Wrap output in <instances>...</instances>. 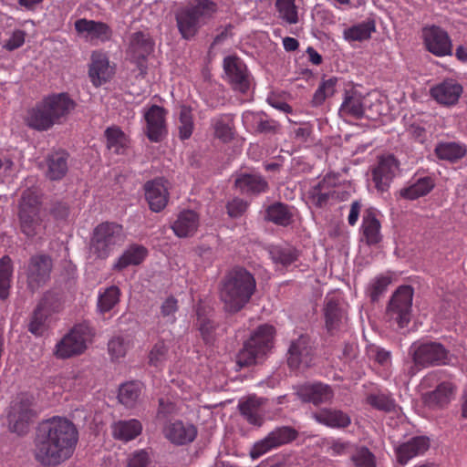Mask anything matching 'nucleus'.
Segmentation results:
<instances>
[{"label": "nucleus", "mask_w": 467, "mask_h": 467, "mask_svg": "<svg viewBox=\"0 0 467 467\" xmlns=\"http://www.w3.org/2000/svg\"><path fill=\"white\" fill-rule=\"evenodd\" d=\"M313 418L320 424L333 429L347 428L351 423L350 416L341 410L325 408L313 414Z\"/></svg>", "instance_id": "30"}, {"label": "nucleus", "mask_w": 467, "mask_h": 467, "mask_svg": "<svg viewBox=\"0 0 467 467\" xmlns=\"http://www.w3.org/2000/svg\"><path fill=\"white\" fill-rule=\"evenodd\" d=\"M169 181L157 178L145 183V197L152 212L159 213L163 210L169 200Z\"/></svg>", "instance_id": "18"}, {"label": "nucleus", "mask_w": 467, "mask_h": 467, "mask_svg": "<svg viewBox=\"0 0 467 467\" xmlns=\"http://www.w3.org/2000/svg\"><path fill=\"white\" fill-rule=\"evenodd\" d=\"M166 111L163 108L153 105L145 113L146 133L150 141L159 142L167 134L165 122Z\"/></svg>", "instance_id": "20"}, {"label": "nucleus", "mask_w": 467, "mask_h": 467, "mask_svg": "<svg viewBox=\"0 0 467 467\" xmlns=\"http://www.w3.org/2000/svg\"><path fill=\"white\" fill-rule=\"evenodd\" d=\"M416 366H440L449 363V352L438 342H415L409 351Z\"/></svg>", "instance_id": "7"}, {"label": "nucleus", "mask_w": 467, "mask_h": 467, "mask_svg": "<svg viewBox=\"0 0 467 467\" xmlns=\"http://www.w3.org/2000/svg\"><path fill=\"white\" fill-rule=\"evenodd\" d=\"M160 317L166 324H174L176 321V313L179 309L178 301L173 296L167 297L161 305Z\"/></svg>", "instance_id": "61"}, {"label": "nucleus", "mask_w": 467, "mask_h": 467, "mask_svg": "<svg viewBox=\"0 0 467 467\" xmlns=\"http://www.w3.org/2000/svg\"><path fill=\"white\" fill-rule=\"evenodd\" d=\"M32 400L26 394L17 396L11 404L8 412V426L11 431L21 435L26 432L29 420L34 413L31 410Z\"/></svg>", "instance_id": "11"}, {"label": "nucleus", "mask_w": 467, "mask_h": 467, "mask_svg": "<svg viewBox=\"0 0 467 467\" xmlns=\"http://www.w3.org/2000/svg\"><path fill=\"white\" fill-rule=\"evenodd\" d=\"M41 102L56 124H61L76 108V102L67 93L47 96Z\"/></svg>", "instance_id": "17"}, {"label": "nucleus", "mask_w": 467, "mask_h": 467, "mask_svg": "<svg viewBox=\"0 0 467 467\" xmlns=\"http://www.w3.org/2000/svg\"><path fill=\"white\" fill-rule=\"evenodd\" d=\"M366 400L374 409L386 412L394 410L396 407L394 400L383 393L369 394Z\"/></svg>", "instance_id": "56"}, {"label": "nucleus", "mask_w": 467, "mask_h": 467, "mask_svg": "<svg viewBox=\"0 0 467 467\" xmlns=\"http://www.w3.org/2000/svg\"><path fill=\"white\" fill-rule=\"evenodd\" d=\"M430 92L439 104L451 106L458 102L462 87L457 80L448 78L432 87Z\"/></svg>", "instance_id": "22"}, {"label": "nucleus", "mask_w": 467, "mask_h": 467, "mask_svg": "<svg viewBox=\"0 0 467 467\" xmlns=\"http://www.w3.org/2000/svg\"><path fill=\"white\" fill-rule=\"evenodd\" d=\"M254 276L244 268L234 269L226 277L221 298L229 312H237L250 300L255 290Z\"/></svg>", "instance_id": "3"}, {"label": "nucleus", "mask_w": 467, "mask_h": 467, "mask_svg": "<svg viewBox=\"0 0 467 467\" xmlns=\"http://www.w3.org/2000/svg\"><path fill=\"white\" fill-rule=\"evenodd\" d=\"M150 462L149 452L145 450H138L128 457L126 467H149Z\"/></svg>", "instance_id": "64"}, {"label": "nucleus", "mask_w": 467, "mask_h": 467, "mask_svg": "<svg viewBox=\"0 0 467 467\" xmlns=\"http://www.w3.org/2000/svg\"><path fill=\"white\" fill-rule=\"evenodd\" d=\"M424 45L429 52L437 57L451 55L452 44L448 33L440 26H431L422 30Z\"/></svg>", "instance_id": "14"}, {"label": "nucleus", "mask_w": 467, "mask_h": 467, "mask_svg": "<svg viewBox=\"0 0 467 467\" xmlns=\"http://www.w3.org/2000/svg\"><path fill=\"white\" fill-rule=\"evenodd\" d=\"M334 181L335 178L328 175L309 189L308 197L316 206L322 207L330 200L343 201L348 198V194Z\"/></svg>", "instance_id": "13"}, {"label": "nucleus", "mask_w": 467, "mask_h": 467, "mask_svg": "<svg viewBox=\"0 0 467 467\" xmlns=\"http://www.w3.org/2000/svg\"><path fill=\"white\" fill-rule=\"evenodd\" d=\"M338 78L331 77L323 79L313 96V104L320 106L327 99L332 97L337 89Z\"/></svg>", "instance_id": "48"}, {"label": "nucleus", "mask_w": 467, "mask_h": 467, "mask_svg": "<svg viewBox=\"0 0 467 467\" xmlns=\"http://www.w3.org/2000/svg\"><path fill=\"white\" fill-rule=\"evenodd\" d=\"M296 394L303 401L315 405L328 402L334 396L333 390L328 385L319 382L298 386Z\"/></svg>", "instance_id": "23"}, {"label": "nucleus", "mask_w": 467, "mask_h": 467, "mask_svg": "<svg viewBox=\"0 0 467 467\" xmlns=\"http://www.w3.org/2000/svg\"><path fill=\"white\" fill-rule=\"evenodd\" d=\"M399 170V162L392 155L382 156L372 171V178L379 192H386Z\"/></svg>", "instance_id": "19"}, {"label": "nucleus", "mask_w": 467, "mask_h": 467, "mask_svg": "<svg viewBox=\"0 0 467 467\" xmlns=\"http://www.w3.org/2000/svg\"><path fill=\"white\" fill-rule=\"evenodd\" d=\"M430 447L429 439L424 436H417L401 443L396 448L399 462L406 464L410 460L423 454Z\"/></svg>", "instance_id": "26"}, {"label": "nucleus", "mask_w": 467, "mask_h": 467, "mask_svg": "<svg viewBox=\"0 0 467 467\" xmlns=\"http://www.w3.org/2000/svg\"><path fill=\"white\" fill-rule=\"evenodd\" d=\"M223 70L227 81L235 91L243 94L249 91L252 85V77L241 58L235 56L226 57L223 59Z\"/></svg>", "instance_id": "10"}, {"label": "nucleus", "mask_w": 467, "mask_h": 467, "mask_svg": "<svg viewBox=\"0 0 467 467\" xmlns=\"http://www.w3.org/2000/svg\"><path fill=\"white\" fill-rule=\"evenodd\" d=\"M353 447L350 442L344 441L340 439H332L327 441V451L332 456L351 453Z\"/></svg>", "instance_id": "63"}, {"label": "nucleus", "mask_w": 467, "mask_h": 467, "mask_svg": "<svg viewBox=\"0 0 467 467\" xmlns=\"http://www.w3.org/2000/svg\"><path fill=\"white\" fill-rule=\"evenodd\" d=\"M22 232L28 237H33L43 230L40 213H19Z\"/></svg>", "instance_id": "49"}, {"label": "nucleus", "mask_w": 467, "mask_h": 467, "mask_svg": "<svg viewBox=\"0 0 467 467\" xmlns=\"http://www.w3.org/2000/svg\"><path fill=\"white\" fill-rule=\"evenodd\" d=\"M163 434L171 443L184 445L194 441L197 436V429L190 422L175 420L165 425Z\"/></svg>", "instance_id": "21"}, {"label": "nucleus", "mask_w": 467, "mask_h": 467, "mask_svg": "<svg viewBox=\"0 0 467 467\" xmlns=\"http://www.w3.org/2000/svg\"><path fill=\"white\" fill-rule=\"evenodd\" d=\"M152 49L153 42L150 36L142 32H136L130 37L127 54L135 62L140 63L150 55Z\"/></svg>", "instance_id": "28"}, {"label": "nucleus", "mask_w": 467, "mask_h": 467, "mask_svg": "<svg viewBox=\"0 0 467 467\" xmlns=\"http://www.w3.org/2000/svg\"><path fill=\"white\" fill-rule=\"evenodd\" d=\"M274 334L273 326L267 324L259 326L240 350L237 364L246 367L262 360L273 346Z\"/></svg>", "instance_id": "4"}, {"label": "nucleus", "mask_w": 467, "mask_h": 467, "mask_svg": "<svg viewBox=\"0 0 467 467\" xmlns=\"http://www.w3.org/2000/svg\"><path fill=\"white\" fill-rule=\"evenodd\" d=\"M215 136L223 141L230 140L234 136V122L230 116H221L213 121Z\"/></svg>", "instance_id": "55"}, {"label": "nucleus", "mask_w": 467, "mask_h": 467, "mask_svg": "<svg viewBox=\"0 0 467 467\" xmlns=\"http://www.w3.org/2000/svg\"><path fill=\"white\" fill-rule=\"evenodd\" d=\"M74 26L78 36L89 42L105 43L113 36L111 27L101 21L80 18L75 22Z\"/></svg>", "instance_id": "15"}, {"label": "nucleus", "mask_w": 467, "mask_h": 467, "mask_svg": "<svg viewBox=\"0 0 467 467\" xmlns=\"http://www.w3.org/2000/svg\"><path fill=\"white\" fill-rule=\"evenodd\" d=\"M78 438V431L70 420L53 417L39 428L35 458L42 465H57L72 455Z\"/></svg>", "instance_id": "1"}, {"label": "nucleus", "mask_w": 467, "mask_h": 467, "mask_svg": "<svg viewBox=\"0 0 467 467\" xmlns=\"http://www.w3.org/2000/svg\"><path fill=\"white\" fill-rule=\"evenodd\" d=\"M435 183L431 177L425 176L416 179L410 185L400 191V195L408 200H415L428 194Z\"/></svg>", "instance_id": "40"}, {"label": "nucleus", "mask_w": 467, "mask_h": 467, "mask_svg": "<svg viewBox=\"0 0 467 467\" xmlns=\"http://www.w3.org/2000/svg\"><path fill=\"white\" fill-rule=\"evenodd\" d=\"M391 280L389 276L379 275L375 277L368 287V296L372 301H377L379 297L386 291Z\"/></svg>", "instance_id": "62"}, {"label": "nucleus", "mask_w": 467, "mask_h": 467, "mask_svg": "<svg viewBox=\"0 0 467 467\" xmlns=\"http://www.w3.org/2000/svg\"><path fill=\"white\" fill-rule=\"evenodd\" d=\"M112 435L122 441H130L137 438L142 431V424L137 419L119 420L111 426Z\"/></svg>", "instance_id": "35"}, {"label": "nucleus", "mask_w": 467, "mask_h": 467, "mask_svg": "<svg viewBox=\"0 0 467 467\" xmlns=\"http://www.w3.org/2000/svg\"><path fill=\"white\" fill-rule=\"evenodd\" d=\"M120 291L115 286H109L103 292H99L98 298V308L100 313L110 311L119 300Z\"/></svg>", "instance_id": "50"}, {"label": "nucleus", "mask_w": 467, "mask_h": 467, "mask_svg": "<svg viewBox=\"0 0 467 467\" xmlns=\"http://www.w3.org/2000/svg\"><path fill=\"white\" fill-rule=\"evenodd\" d=\"M39 204V196L27 190L22 195L19 213H40Z\"/></svg>", "instance_id": "58"}, {"label": "nucleus", "mask_w": 467, "mask_h": 467, "mask_svg": "<svg viewBox=\"0 0 467 467\" xmlns=\"http://www.w3.org/2000/svg\"><path fill=\"white\" fill-rule=\"evenodd\" d=\"M141 391V383L126 382L119 387L118 399L126 408H134L140 400Z\"/></svg>", "instance_id": "41"}, {"label": "nucleus", "mask_w": 467, "mask_h": 467, "mask_svg": "<svg viewBox=\"0 0 467 467\" xmlns=\"http://www.w3.org/2000/svg\"><path fill=\"white\" fill-rule=\"evenodd\" d=\"M48 311L46 309L44 300L41 301L34 314L31 321L28 325V330L35 336H41L45 331V323L47 317Z\"/></svg>", "instance_id": "54"}, {"label": "nucleus", "mask_w": 467, "mask_h": 467, "mask_svg": "<svg viewBox=\"0 0 467 467\" xmlns=\"http://www.w3.org/2000/svg\"><path fill=\"white\" fill-rule=\"evenodd\" d=\"M67 154L65 151H56L47 158V176L53 181L62 179L67 171Z\"/></svg>", "instance_id": "39"}, {"label": "nucleus", "mask_w": 467, "mask_h": 467, "mask_svg": "<svg viewBox=\"0 0 467 467\" xmlns=\"http://www.w3.org/2000/svg\"><path fill=\"white\" fill-rule=\"evenodd\" d=\"M265 400L255 396L249 397L239 402V410L242 416L252 425L260 427L264 423L265 410Z\"/></svg>", "instance_id": "27"}, {"label": "nucleus", "mask_w": 467, "mask_h": 467, "mask_svg": "<svg viewBox=\"0 0 467 467\" xmlns=\"http://www.w3.org/2000/svg\"><path fill=\"white\" fill-rule=\"evenodd\" d=\"M375 23L372 20L354 25L343 31V36L347 41H363L371 36L375 31Z\"/></svg>", "instance_id": "44"}, {"label": "nucleus", "mask_w": 467, "mask_h": 467, "mask_svg": "<svg viewBox=\"0 0 467 467\" xmlns=\"http://www.w3.org/2000/svg\"><path fill=\"white\" fill-rule=\"evenodd\" d=\"M275 8L277 16L283 23L287 25L298 23L299 16L296 0H276Z\"/></svg>", "instance_id": "46"}, {"label": "nucleus", "mask_w": 467, "mask_h": 467, "mask_svg": "<svg viewBox=\"0 0 467 467\" xmlns=\"http://www.w3.org/2000/svg\"><path fill=\"white\" fill-rule=\"evenodd\" d=\"M314 351L308 337L300 336L291 343L287 363L293 369L308 368L313 364Z\"/></svg>", "instance_id": "16"}, {"label": "nucleus", "mask_w": 467, "mask_h": 467, "mask_svg": "<svg viewBox=\"0 0 467 467\" xmlns=\"http://www.w3.org/2000/svg\"><path fill=\"white\" fill-rule=\"evenodd\" d=\"M297 432L291 427H278L269 432L264 439L256 441L250 451V456L257 459L271 450L294 441Z\"/></svg>", "instance_id": "12"}, {"label": "nucleus", "mask_w": 467, "mask_h": 467, "mask_svg": "<svg viewBox=\"0 0 467 467\" xmlns=\"http://www.w3.org/2000/svg\"><path fill=\"white\" fill-rule=\"evenodd\" d=\"M340 298L336 296H327L325 299V318L328 330L335 329L343 318V312L339 308Z\"/></svg>", "instance_id": "42"}, {"label": "nucleus", "mask_w": 467, "mask_h": 467, "mask_svg": "<svg viewBox=\"0 0 467 467\" xmlns=\"http://www.w3.org/2000/svg\"><path fill=\"white\" fill-rule=\"evenodd\" d=\"M24 121L27 127L37 131H46L56 125L41 100L28 109Z\"/></svg>", "instance_id": "25"}, {"label": "nucleus", "mask_w": 467, "mask_h": 467, "mask_svg": "<svg viewBox=\"0 0 467 467\" xmlns=\"http://www.w3.org/2000/svg\"><path fill=\"white\" fill-rule=\"evenodd\" d=\"M53 268L51 258L46 254H36L30 257L26 267L28 288L35 292L45 285L50 278Z\"/></svg>", "instance_id": "9"}, {"label": "nucleus", "mask_w": 467, "mask_h": 467, "mask_svg": "<svg viewBox=\"0 0 467 467\" xmlns=\"http://www.w3.org/2000/svg\"><path fill=\"white\" fill-rule=\"evenodd\" d=\"M434 151L439 159L455 162L466 155L467 148L461 142L441 141L436 145Z\"/></svg>", "instance_id": "37"}, {"label": "nucleus", "mask_w": 467, "mask_h": 467, "mask_svg": "<svg viewBox=\"0 0 467 467\" xmlns=\"http://www.w3.org/2000/svg\"><path fill=\"white\" fill-rule=\"evenodd\" d=\"M235 186L243 193L256 194L266 191L267 182L258 174L244 173L236 178Z\"/></svg>", "instance_id": "38"}, {"label": "nucleus", "mask_w": 467, "mask_h": 467, "mask_svg": "<svg viewBox=\"0 0 467 467\" xmlns=\"http://www.w3.org/2000/svg\"><path fill=\"white\" fill-rule=\"evenodd\" d=\"M380 223L372 211H366L362 219L361 233L366 243L369 245L381 241Z\"/></svg>", "instance_id": "36"}, {"label": "nucleus", "mask_w": 467, "mask_h": 467, "mask_svg": "<svg viewBox=\"0 0 467 467\" xmlns=\"http://www.w3.org/2000/svg\"><path fill=\"white\" fill-rule=\"evenodd\" d=\"M266 218L280 225H287L292 221V213L287 206L283 203H275L268 207Z\"/></svg>", "instance_id": "53"}, {"label": "nucleus", "mask_w": 467, "mask_h": 467, "mask_svg": "<svg viewBox=\"0 0 467 467\" xmlns=\"http://www.w3.org/2000/svg\"><path fill=\"white\" fill-rule=\"evenodd\" d=\"M242 121L245 129L253 132H276L279 125L260 112L244 111Z\"/></svg>", "instance_id": "29"}, {"label": "nucleus", "mask_w": 467, "mask_h": 467, "mask_svg": "<svg viewBox=\"0 0 467 467\" xmlns=\"http://www.w3.org/2000/svg\"><path fill=\"white\" fill-rule=\"evenodd\" d=\"M90 385L89 376L83 371L71 372L65 381V387L68 389L82 391Z\"/></svg>", "instance_id": "59"}, {"label": "nucleus", "mask_w": 467, "mask_h": 467, "mask_svg": "<svg viewBox=\"0 0 467 467\" xmlns=\"http://www.w3.org/2000/svg\"><path fill=\"white\" fill-rule=\"evenodd\" d=\"M455 391L456 386L453 383L442 382L434 390L425 395V404L431 409L442 408L454 399Z\"/></svg>", "instance_id": "31"}, {"label": "nucleus", "mask_w": 467, "mask_h": 467, "mask_svg": "<svg viewBox=\"0 0 467 467\" xmlns=\"http://www.w3.org/2000/svg\"><path fill=\"white\" fill-rule=\"evenodd\" d=\"M218 10L212 0H192L175 12L178 31L185 40L192 39L207 25Z\"/></svg>", "instance_id": "2"}, {"label": "nucleus", "mask_w": 467, "mask_h": 467, "mask_svg": "<svg viewBox=\"0 0 467 467\" xmlns=\"http://www.w3.org/2000/svg\"><path fill=\"white\" fill-rule=\"evenodd\" d=\"M350 461L355 467H376L374 454L365 446L353 447Z\"/></svg>", "instance_id": "52"}, {"label": "nucleus", "mask_w": 467, "mask_h": 467, "mask_svg": "<svg viewBox=\"0 0 467 467\" xmlns=\"http://www.w3.org/2000/svg\"><path fill=\"white\" fill-rule=\"evenodd\" d=\"M131 347V342L128 337H115L108 344L109 353L112 358H123Z\"/></svg>", "instance_id": "57"}, {"label": "nucleus", "mask_w": 467, "mask_h": 467, "mask_svg": "<svg viewBox=\"0 0 467 467\" xmlns=\"http://www.w3.org/2000/svg\"><path fill=\"white\" fill-rule=\"evenodd\" d=\"M13 278V264L8 256L0 259V299L5 300L10 294Z\"/></svg>", "instance_id": "45"}, {"label": "nucleus", "mask_w": 467, "mask_h": 467, "mask_svg": "<svg viewBox=\"0 0 467 467\" xmlns=\"http://www.w3.org/2000/svg\"><path fill=\"white\" fill-rule=\"evenodd\" d=\"M177 126L181 140H187L192 136L194 129V123L192 110L189 107H181Z\"/></svg>", "instance_id": "51"}, {"label": "nucleus", "mask_w": 467, "mask_h": 467, "mask_svg": "<svg viewBox=\"0 0 467 467\" xmlns=\"http://www.w3.org/2000/svg\"><path fill=\"white\" fill-rule=\"evenodd\" d=\"M124 241L125 234L121 225L114 223H103L94 229L90 251L97 257L105 259Z\"/></svg>", "instance_id": "5"}, {"label": "nucleus", "mask_w": 467, "mask_h": 467, "mask_svg": "<svg viewBox=\"0 0 467 467\" xmlns=\"http://www.w3.org/2000/svg\"><path fill=\"white\" fill-rule=\"evenodd\" d=\"M169 357V347L163 340H159L154 344L149 353V362L150 365L158 367L163 364Z\"/></svg>", "instance_id": "60"}, {"label": "nucleus", "mask_w": 467, "mask_h": 467, "mask_svg": "<svg viewBox=\"0 0 467 467\" xmlns=\"http://www.w3.org/2000/svg\"><path fill=\"white\" fill-rule=\"evenodd\" d=\"M89 78L94 86L99 87L109 80L113 68L109 65L108 56L101 51L91 54V63L88 70Z\"/></svg>", "instance_id": "24"}, {"label": "nucleus", "mask_w": 467, "mask_h": 467, "mask_svg": "<svg viewBox=\"0 0 467 467\" xmlns=\"http://www.w3.org/2000/svg\"><path fill=\"white\" fill-rule=\"evenodd\" d=\"M412 300L413 289L410 285H401L392 295L387 307V316L399 327H406L410 321Z\"/></svg>", "instance_id": "8"}, {"label": "nucleus", "mask_w": 467, "mask_h": 467, "mask_svg": "<svg viewBox=\"0 0 467 467\" xmlns=\"http://www.w3.org/2000/svg\"><path fill=\"white\" fill-rule=\"evenodd\" d=\"M199 227V216L192 211L186 210L180 213L171 225L176 236L180 238L189 237L195 234Z\"/></svg>", "instance_id": "33"}, {"label": "nucleus", "mask_w": 467, "mask_h": 467, "mask_svg": "<svg viewBox=\"0 0 467 467\" xmlns=\"http://www.w3.org/2000/svg\"><path fill=\"white\" fill-rule=\"evenodd\" d=\"M91 337L92 330L88 325H77L56 344L53 354L60 359L80 355L87 348V342Z\"/></svg>", "instance_id": "6"}, {"label": "nucleus", "mask_w": 467, "mask_h": 467, "mask_svg": "<svg viewBox=\"0 0 467 467\" xmlns=\"http://www.w3.org/2000/svg\"><path fill=\"white\" fill-rule=\"evenodd\" d=\"M272 260L282 266H289L298 258V252L291 246H275L270 250Z\"/></svg>", "instance_id": "47"}, {"label": "nucleus", "mask_w": 467, "mask_h": 467, "mask_svg": "<svg viewBox=\"0 0 467 467\" xmlns=\"http://www.w3.org/2000/svg\"><path fill=\"white\" fill-rule=\"evenodd\" d=\"M108 149L116 153L123 154L129 146V140L125 133L118 127L112 126L106 130Z\"/></svg>", "instance_id": "43"}, {"label": "nucleus", "mask_w": 467, "mask_h": 467, "mask_svg": "<svg viewBox=\"0 0 467 467\" xmlns=\"http://www.w3.org/2000/svg\"><path fill=\"white\" fill-rule=\"evenodd\" d=\"M147 255L148 249L146 247L137 244H130L113 265V269L120 271L130 265H139Z\"/></svg>", "instance_id": "34"}, {"label": "nucleus", "mask_w": 467, "mask_h": 467, "mask_svg": "<svg viewBox=\"0 0 467 467\" xmlns=\"http://www.w3.org/2000/svg\"><path fill=\"white\" fill-rule=\"evenodd\" d=\"M365 114L362 95L357 90H347L339 108V115L343 118L360 119Z\"/></svg>", "instance_id": "32"}]
</instances>
